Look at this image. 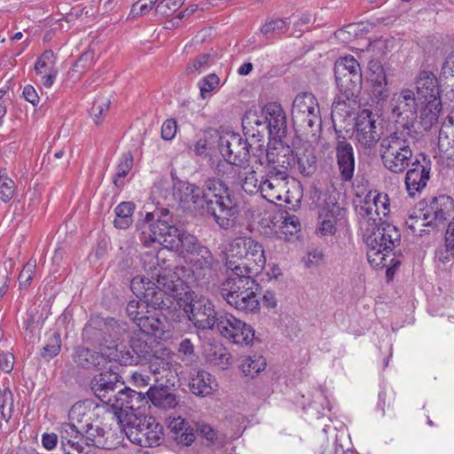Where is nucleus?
<instances>
[{"label":"nucleus","mask_w":454,"mask_h":454,"mask_svg":"<svg viewBox=\"0 0 454 454\" xmlns=\"http://www.w3.org/2000/svg\"><path fill=\"white\" fill-rule=\"evenodd\" d=\"M288 177V172L284 170H268L265 179L261 180L259 193L270 203L276 204L284 200L291 204L286 189Z\"/></svg>","instance_id":"18"},{"label":"nucleus","mask_w":454,"mask_h":454,"mask_svg":"<svg viewBox=\"0 0 454 454\" xmlns=\"http://www.w3.org/2000/svg\"><path fill=\"white\" fill-rule=\"evenodd\" d=\"M265 263L264 249L258 241L239 237L230 242L225 266L231 275L221 286V294L230 306L246 313L259 311V284L254 276L264 269Z\"/></svg>","instance_id":"1"},{"label":"nucleus","mask_w":454,"mask_h":454,"mask_svg":"<svg viewBox=\"0 0 454 454\" xmlns=\"http://www.w3.org/2000/svg\"><path fill=\"white\" fill-rule=\"evenodd\" d=\"M110 106V100L106 97H97L91 106L90 114L96 124L103 121L105 115L107 114Z\"/></svg>","instance_id":"49"},{"label":"nucleus","mask_w":454,"mask_h":454,"mask_svg":"<svg viewBox=\"0 0 454 454\" xmlns=\"http://www.w3.org/2000/svg\"><path fill=\"white\" fill-rule=\"evenodd\" d=\"M104 341L103 346L109 352V348L119 347L118 341L127 333V326L114 319H108L104 322Z\"/></svg>","instance_id":"36"},{"label":"nucleus","mask_w":454,"mask_h":454,"mask_svg":"<svg viewBox=\"0 0 454 454\" xmlns=\"http://www.w3.org/2000/svg\"><path fill=\"white\" fill-rule=\"evenodd\" d=\"M239 168L238 180L242 189L249 194L259 193L261 181L258 180L256 172L247 163Z\"/></svg>","instance_id":"38"},{"label":"nucleus","mask_w":454,"mask_h":454,"mask_svg":"<svg viewBox=\"0 0 454 454\" xmlns=\"http://www.w3.org/2000/svg\"><path fill=\"white\" fill-rule=\"evenodd\" d=\"M323 260V253L320 250L314 249L309 251L304 258V262L307 267H312L319 264Z\"/></svg>","instance_id":"63"},{"label":"nucleus","mask_w":454,"mask_h":454,"mask_svg":"<svg viewBox=\"0 0 454 454\" xmlns=\"http://www.w3.org/2000/svg\"><path fill=\"white\" fill-rule=\"evenodd\" d=\"M106 356L110 361H116L121 365H134L139 364L137 356L133 355L130 345L119 348V347L109 348V352Z\"/></svg>","instance_id":"42"},{"label":"nucleus","mask_w":454,"mask_h":454,"mask_svg":"<svg viewBox=\"0 0 454 454\" xmlns=\"http://www.w3.org/2000/svg\"><path fill=\"white\" fill-rule=\"evenodd\" d=\"M336 84L340 94L333 103L332 113L348 114L351 104L356 103L362 83V74L358 61L352 56L337 59L334 65Z\"/></svg>","instance_id":"6"},{"label":"nucleus","mask_w":454,"mask_h":454,"mask_svg":"<svg viewBox=\"0 0 454 454\" xmlns=\"http://www.w3.org/2000/svg\"><path fill=\"white\" fill-rule=\"evenodd\" d=\"M14 195V182L10 177L0 175V199L3 202H9Z\"/></svg>","instance_id":"54"},{"label":"nucleus","mask_w":454,"mask_h":454,"mask_svg":"<svg viewBox=\"0 0 454 454\" xmlns=\"http://www.w3.org/2000/svg\"><path fill=\"white\" fill-rule=\"evenodd\" d=\"M438 157L446 166H454V129L449 125L442 126L439 131Z\"/></svg>","instance_id":"30"},{"label":"nucleus","mask_w":454,"mask_h":454,"mask_svg":"<svg viewBox=\"0 0 454 454\" xmlns=\"http://www.w3.org/2000/svg\"><path fill=\"white\" fill-rule=\"evenodd\" d=\"M107 354L108 351L103 344H100V353L86 348H81L77 350L76 362L84 368L103 367L109 362L106 356Z\"/></svg>","instance_id":"31"},{"label":"nucleus","mask_w":454,"mask_h":454,"mask_svg":"<svg viewBox=\"0 0 454 454\" xmlns=\"http://www.w3.org/2000/svg\"><path fill=\"white\" fill-rule=\"evenodd\" d=\"M217 387L215 378L206 371H200L190 382L191 391L200 396L211 395Z\"/></svg>","instance_id":"35"},{"label":"nucleus","mask_w":454,"mask_h":454,"mask_svg":"<svg viewBox=\"0 0 454 454\" xmlns=\"http://www.w3.org/2000/svg\"><path fill=\"white\" fill-rule=\"evenodd\" d=\"M382 126L379 117L369 109L361 110L355 120L353 140L358 150H371L380 141Z\"/></svg>","instance_id":"15"},{"label":"nucleus","mask_w":454,"mask_h":454,"mask_svg":"<svg viewBox=\"0 0 454 454\" xmlns=\"http://www.w3.org/2000/svg\"><path fill=\"white\" fill-rule=\"evenodd\" d=\"M94 410L91 404L86 402H79L72 406L68 413L70 424H74L80 430H83L85 427L90 425V421L94 419Z\"/></svg>","instance_id":"32"},{"label":"nucleus","mask_w":454,"mask_h":454,"mask_svg":"<svg viewBox=\"0 0 454 454\" xmlns=\"http://www.w3.org/2000/svg\"><path fill=\"white\" fill-rule=\"evenodd\" d=\"M300 226V221L296 215H287L284 218V221L282 222L281 230L283 233L289 232L290 234H293L294 232H296Z\"/></svg>","instance_id":"59"},{"label":"nucleus","mask_w":454,"mask_h":454,"mask_svg":"<svg viewBox=\"0 0 454 454\" xmlns=\"http://www.w3.org/2000/svg\"><path fill=\"white\" fill-rule=\"evenodd\" d=\"M119 375L112 372H101L95 376L92 380L91 388L95 395L103 403L111 406L117 391Z\"/></svg>","instance_id":"25"},{"label":"nucleus","mask_w":454,"mask_h":454,"mask_svg":"<svg viewBox=\"0 0 454 454\" xmlns=\"http://www.w3.org/2000/svg\"><path fill=\"white\" fill-rule=\"evenodd\" d=\"M22 93L25 99L31 103L33 106H36L39 103V96L34 86L27 84L24 87Z\"/></svg>","instance_id":"64"},{"label":"nucleus","mask_w":454,"mask_h":454,"mask_svg":"<svg viewBox=\"0 0 454 454\" xmlns=\"http://www.w3.org/2000/svg\"><path fill=\"white\" fill-rule=\"evenodd\" d=\"M121 430L132 443L140 447H156L163 441V427L152 416L142 417Z\"/></svg>","instance_id":"14"},{"label":"nucleus","mask_w":454,"mask_h":454,"mask_svg":"<svg viewBox=\"0 0 454 454\" xmlns=\"http://www.w3.org/2000/svg\"><path fill=\"white\" fill-rule=\"evenodd\" d=\"M135 204L131 201L121 202L115 208L114 224L118 229H127L132 223Z\"/></svg>","instance_id":"40"},{"label":"nucleus","mask_w":454,"mask_h":454,"mask_svg":"<svg viewBox=\"0 0 454 454\" xmlns=\"http://www.w3.org/2000/svg\"><path fill=\"white\" fill-rule=\"evenodd\" d=\"M207 359L217 365L224 368L228 364L229 354L222 346H215L214 351L207 354Z\"/></svg>","instance_id":"55"},{"label":"nucleus","mask_w":454,"mask_h":454,"mask_svg":"<svg viewBox=\"0 0 454 454\" xmlns=\"http://www.w3.org/2000/svg\"><path fill=\"white\" fill-rule=\"evenodd\" d=\"M12 394L9 389H0V414L12 412Z\"/></svg>","instance_id":"58"},{"label":"nucleus","mask_w":454,"mask_h":454,"mask_svg":"<svg viewBox=\"0 0 454 454\" xmlns=\"http://www.w3.org/2000/svg\"><path fill=\"white\" fill-rule=\"evenodd\" d=\"M323 197L324 203L318 206L315 233L318 237L336 236L348 225L346 211L334 196L325 193Z\"/></svg>","instance_id":"12"},{"label":"nucleus","mask_w":454,"mask_h":454,"mask_svg":"<svg viewBox=\"0 0 454 454\" xmlns=\"http://www.w3.org/2000/svg\"><path fill=\"white\" fill-rule=\"evenodd\" d=\"M35 71L40 76V82L45 88H51L56 81L58 69L56 57L52 51H45L36 59Z\"/></svg>","instance_id":"29"},{"label":"nucleus","mask_w":454,"mask_h":454,"mask_svg":"<svg viewBox=\"0 0 454 454\" xmlns=\"http://www.w3.org/2000/svg\"><path fill=\"white\" fill-rule=\"evenodd\" d=\"M405 175V187L410 196H415L426 188L430 178L431 160L419 154L411 163Z\"/></svg>","instance_id":"21"},{"label":"nucleus","mask_w":454,"mask_h":454,"mask_svg":"<svg viewBox=\"0 0 454 454\" xmlns=\"http://www.w3.org/2000/svg\"><path fill=\"white\" fill-rule=\"evenodd\" d=\"M335 150L340 177L343 181H350L354 176L355 172V155L353 147L344 137H339L336 142Z\"/></svg>","instance_id":"26"},{"label":"nucleus","mask_w":454,"mask_h":454,"mask_svg":"<svg viewBox=\"0 0 454 454\" xmlns=\"http://www.w3.org/2000/svg\"><path fill=\"white\" fill-rule=\"evenodd\" d=\"M133 167V156L131 153H124L120 158L115 168L114 176V184L117 187H121L124 184V178L129 173Z\"/></svg>","instance_id":"47"},{"label":"nucleus","mask_w":454,"mask_h":454,"mask_svg":"<svg viewBox=\"0 0 454 454\" xmlns=\"http://www.w3.org/2000/svg\"><path fill=\"white\" fill-rule=\"evenodd\" d=\"M266 366V360L262 356H247L242 358L240 369L247 376L254 377L263 371Z\"/></svg>","instance_id":"43"},{"label":"nucleus","mask_w":454,"mask_h":454,"mask_svg":"<svg viewBox=\"0 0 454 454\" xmlns=\"http://www.w3.org/2000/svg\"><path fill=\"white\" fill-rule=\"evenodd\" d=\"M177 131V124L176 120L168 119L161 126V137L164 140H171L175 137Z\"/></svg>","instance_id":"57"},{"label":"nucleus","mask_w":454,"mask_h":454,"mask_svg":"<svg viewBox=\"0 0 454 454\" xmlns=\"http://www.w3.org/2000/svg\"><path fill=\"white\" fill-rule=\"evenodd\" d=\"M372 92L379 101L385 100L388 97L387 82L372 84Z\"/></svg>","instance_id":"62"},{"label":"nucleus","mask_w":454,"mask_h":454,"mask_svg":"<svg viewBox=\"0 0 454 454\" xmlns=\"http://www.w3.org/2000/svg\"><path fill=\"white\" fill-rule=\"evenodd\" d=\"M90 425L85 427L82 430L85 442L87 445H96L98 447L104 444L105 430L98 424L94 419L90 421Z\"/></svg>","instance_id":"48"},{"label":"nucleus","mask_w":454,"mask_h":454,"mask_svg":"<svg viewBox=\"0 0 454 454\" xmlns=\"http://www.w3.org/2000/svg\"><path fill=\"white\" fill-rule=\"evenodd\" d=\"M184 268L165 269L158 275L159 286L168 290L169 299L174 300V310L178 307V313L187 317L200 329H212L217 322L216 313L211 301L204 296H198L184 279Z\"/></svg>","instance_id":"3"},{"label":"nucleus","mask_w":454,"mask_h":454,"mask_svg":"<svg viewBox=\"0 0 454 454\" xmlns=\"http://www.w3.org/2000/svg\"><path fill=\"white\" fill-rule=\"evenodd\" d=\"M131 383L137 387H145L150 384L151 377L147 372H134L130 375Z\"/></svg>","instance_id":"60"},{"label":"nucleus","mask_w":454,"mask_h":454,"mask_svg":"<svg viewBox=\"0 0 454 454\" xmlns=\"http://www.w3.org/2000/svg\"><path fill=\"white\" fill-rule=\"evenodd\" d=\"M415 85L421 104L419 122L427 130L438 122L442 110L438 79L433 72L424 70L417 75Z\"/></svg>","instance_id":"8"},{"label":"nucleus","mask_w":454,"mask_h":454,"mask_svg":"<svg viewBox=\"0 0 454 454\" xmlns=\"http://www.w3.org/2000/svg\"><path fill=\"white\" fill-rule=\"evenodd\" d=\"M146 395L152 403L158 408L167 410L174 408L177 404L176 395L169 393L166 387L152 386L147 390Z\"/></svg>","instance_id":"37"},{"label":"nucleus","mask_w":454,"mask_h":454,"mask_svg":"<svg viewBox=\"0 0 454 454\" xmlns=\"http://www.w3.org/2000/svg\"><path fill=\"white\" fill-rule=\"evenodd\" d=\"M266 119L267 131L270 135H277L285 124V114L281 106L276 102H270L262 108Z\"/></svg>","instance_id":"33"},{"label":"nucleus","mask_w":454,"mask_h":454,"mask_svg":"<svg viewBox=\"0 0 454 454\" xmlns=\"http://www.w3.org/2000/svg\"><path fill=\"white\" fill-rule=\"evenodd\" d=\"M356 212L369 263L375 268L386 267L387 257L401 239L400 231L395 225L382 222L390 213L388 195L369 192L356 206Z\"/></svg>","instance_id":"2"},{"label":"nucleus","mask_w":454,"mask_h":454,"mask_svg":"<svg viewBox=\"0 0 454 454\" xmlns=\"http://www.w3.org/2000/svg\"><path fill=\"white\" fill-rule=\"evenodd\" d=\"M168 306H170V309H163L167 310L168 314L155 312L153 315L145 314L142 318H140V321H138L137 325L143 333L161 338V336L168 331V319L173 321L181 320V316L176 315V313H173L172 311V308L174 309V301H170L168 300Z\"/></svg>","instance_id":"23"},{"label":"nucleus","mask_w":454,"mask_h":454,"mask_svg":"<svg viewBox=\"0 0 454 454\" xmlns=\"http://www.w3.org/2000/svg\"><path fill=\"white\" fill-rule=\"evenodd\" d=\"M219 151L223 159L231 165L239 167L248 162L250 153L255 157L261 165L262 160L263 145L261 139L254 142L244 139L239 133L226 132L220 137Z\"/></svg>","instance_id":"9"},{"label":"nucleus","mask_w":454,"mask_h":454,"mask_svg":"<svg viewBox=\"0 0 454 454\" xmlns=\"http://www.w3.org/2000/svg\"><path fill=\"white\" fill-rule=\"evenodd\" d=\"M129 345L133 355L135 354V356H137L139 363L143 358L146 359L150 355L151 348L148 346L147 341L142 337H132Z\"/></svg>","instance_id":"52"},{"label":"nucleus","mask_w":454,"mask_h":454,"mask_svg":"<svg viewBox=\"0 0 454 454\" xmlns=\"http://www.w3.org/2000/svg\"><path fill=\"white\" fill-rule=\"evenodd\" d=\"M215 59L216 57L213 53L200 54L187 64L186 72L189 74L198 75L212 66Z\"/></svg>","instance_id":"44"},{"label":"nucleus","mask_w":454,"mask_h":454,"mask_svg":"<svg viewBox=\"0 0 454 454\" xmlns=\"http://www.w3.org/2000/svg\"><path fill=\"white\" fill-rule=\"evenodd\" d=\"M196 433L204 438L208 445L221 446L224 442V435L215 430L210 425L205 422H198L196 424Z\"/></svg>","instance_id":"45"},{"label":"nucleus","mask_w":454,"mask_h":454,"mask_svg":"<svg viewBox=\"0 0 454 454\" xmlns=\"http://www.w3.org/2000/svg\"><path fill=\"white\" fill-rule=\"evenodd\" d=\"M150 242H157L163 247L184 253V249H191L196 245V237L179 230L167 221L158 220L149 227Z\"/></svg>","instance_id":"13"},{"label":"nucleus","mask_w":454,"mask_h":454,"mask_svg":"<svg viewBox=\"0 0 454 454\" xmlns=\"http://www.w3.org/2000/svg\"><path fill=\"white\" fill-rule=\"evenodd\" d=\"M60 442L67 454L83 452L86 444L82 431L74 424L63 423L59 428Z\"/></svg>","instance_id":"28"},{"label":"nucleus","mask_w":454,"mask_h":454,"mask_svg":"<svg viewBox=\"0 0 454 454\" xmlns=\"http://www.w3.org/2000/svg\"><path fill=\"white\" fill-rule=\"evenodd\" d=\"M61 348L60 335L58 333H53L47 340V343L43 347L42 356L51 359L56 356Z\"/></svg>","instance_id":"51"},{"label":"nucleus","mask_w":454,"mask_h":454,"mask_svg":"<svg viewBox=\"0 0 454 454\" xmlns=\"http://www.w3.org/2000/svg\"><path fill=\"white\" fill-rule=\"evenodd\" d=\"M215 325L221 335L232 343L248 345L254 340L253 327L231 313L219 316Z\"/></svg>","instance_id":"17"},{"label":"nucleus","mask_w":454,"mask_h":454,"mask_svg":"<svg viewBox=\"0 0 454 454\" xmlns=\"http://www.w3.org/2000/svg\"><path fill=\"white\" fill-rule=\"evenodd\" d=\"M153 6V4L148 2V0H138L131 7V13L134 16L145 15L148 13Z\"/></svg>","instance_id":"61"},{"label":"nucleus","mask_w":454,"mask_h":454,"mask_svg":"<svg viewBox=\"0 0 454 454\" xmlns=\"http://www.w3.org/2000/svg\"><path fill=\"white\" fill-rule=\"evenodd\" d=\"M184 257H187L192 275L196 278H204L212 269L215 258L211 251L200 245L196 239V245L191 249H184Z\"/></svg>","instance_id":"24"},{"label":"nucleus","mask_w":454,"mask_h":454,"mask_svg":"<svg viewBox=\"0 0 454 454\" xmlns=\"http://www.w3.org/2000/svg\"><path fill=\"white\" fill-rule=\"evenodd\" d=\"M183 2L184 0H161L156 6V11L162 15L168 16L175 12Z\"/></svg>","instance_id":"56"},{"label":"nucleus","mask_w":454,"mask_h":454,"mask_svg":"<svg viewBox=\"0 0 454 454\" xmlns=\"http://www.w3.org/2000/svg\"><path fill=\"white\" fill-rule=\"evenodd\" d=\"M291 19H271L265 21L261 27V33L268 39L279 36L288 30Z\"/></svg>","instance_id":"41"},{"label":"nucleus","mask_w":454,"mask_h":454,"mask_svg":"<svg viewBox=\"0 0 454 454\" xmlns=\"http://www.w3.org/2000/svg\"><path fill=\"white\" fill-rule=\"evenodd\" d=\"M36 267L35 260H29L23 267L19 275V284L20 288H27L30 286L34 278V273Z\"/></svg>","instance_id":"53"},{"label":"nucleus","mask_w":454,"mask_h":454,"mask_svg":"<svg viewBox=\"0 0 454 454\" xmlns=\"http://www.w3.org/2000/svg\"><path fill=\"white\" fill-rule=\"evenodd\" d=\"M292 121L296 130L316 136L321 130V111L317 98L310 92L297 94L292 105Z\"/></svg>","instance_id":"10"},{"label":"nucleus","mask_w":454,"mask_h":454,"mask_svg":"<svg viewBox=\"0 0 454 454\" xmlns=\"http://www.w3.org/2000/svg\"><path fill=\"white\" fill-rule=\"evenodd\" d=\"M207 214L223 230H231L239 224L240 207L231 189L220 179L209 178L203 185Z\"/></svg>","instance_id":"4"},{"label":"nucleus","mask_w":454,"mask_h":454,"mask_svg":"<svg viewBox=\"0 0 454 454\" xmlns=\"http://www.w3.org/2000/svg\"><path fill=\"white\" fill-rule=\"evenodd\" d=\"M262 157L263 165L268 166V170L288 172L294 164V156L291 148L277 139L270 141L266 149L263 147Z\"/></svg>","instance_id":"22"},{"label":"nucleus","mask_w":454,"mask_h":454,"mask_svg":"<svg viewBox=\"0 0 454 454\" xmlns=\"http://www.w3.org/2000/svg\"><path fill=\"white\" fill-rule=\"evenodd\" d=\"M150 372L154 376V381L159 382L166 379L168 382V377L171 375V360L168 353L167 357L154 356L150 361Z\"/></svg>","instance_id":"39"},{"label":"nucleus","mask_w":454,"mask_h":454,"mask_svg":"<svg viewBox=\"0 0 454 454\" xmlns=\"http://www.w3.org/2000/svg\"><path fill=\"white\" fill-rule=\"evenodd\" d=\"M454 214V200L450 196L442 194L434 198L423 209V217L417 222L422 226L443 223Z\"/></svg>","instance_id":"19"},{"label":"nucleus","mask_w":454,"mask_h":454,"mask_svg":"<svg viewBox=\"0 0 454 454\" xmlns=\"http://www.w3.org/2000/svg\"><path fill=\"white\" fill-rule=\"evenodd\" d=\"M266 119L263 115L262 109L250 108L246 112L242 119V127L244 134L256 144V139L260 138L263 144L264 134L267 131Z\"/></svg>","instance_id":"27"},{"label":"nucleus","mask_w":454,"mask_h":454,"mask_svg":"<svg viewBox=\"0 0 454 454\" xmlns=\"http://www.w3.org/2000/svg\"><path fill=\"white\" fill-rule=\"evenodd\" d=\"M146 397L129 387L119 389L111 403L114 418L121 427H127L145 417Z\"/></svg>","instance_id":"11"},{"label":"nucleus","mask_w":454,"mask_h":454,"mask_svg":"<svg viewBox=\"0 0 454 454\" xmlns=\"http://www.w3.org/2000/svg\"><path fill=\"white\" fill-rule=\"evenodd\" d=\"M174 195L184 210L200 214L207 213L203 190L196 184L178 181L174 184Z\"/></svg>","instance_id":"20"},{"label":"nucleus","mask_w":454,"mask_h":454,"mask_svg":"<svg viewBox=\"0 0 454 454\" xmlns=\"http://www.w3.org/2000/svg\"><path fill=\"white\" fill-rule=\"evenodd\" d=\"M164 269L162 267L159 270L154 268L156 271L153 273V278L155 277V282L144 276L135 277L131 280L130 288L137 299L129 301L126 310L130 320L136 325H137L143 316L150 313V309H170L168 303L169 294L167 292L168 290L159 286L158 283V275Z\"/></svg>","instance_id":"5"},{"label":"nucleus","mask_w":454,"mask_h":454,"mask_svg":"<svg viewBox=\"0 0 454 454\" xmlns=\"http://www.w3.org/2000/svg\"><path fill=\"white\" fill-rule=\"evenodd\" d=\"M390 106L396 121L402 124V129H411L414 121L419 119L421 104L411 89H402L394 93Z\"/></svg>","instance_id":"16"},{"label":"nucleus","mask_w":454,"mask_h":454,"mask_svg":"<svg viewBox=\"0 0 454 454\" xmlns=\"http://www.w3.org/2000/svg\"><path fill=\"white\" fill-rule=\"evenodd\" d=\"M220 84V78L215 74H210L203 77L199 82L200 96L202 98H207L211 93L215 90Z\"/></svg>","instance_id":"50"},{"label":"nucleus","mask_w":454,"mask_h":454,"mask_svg":"<svg viewBox=\"0 0 454 454\" xmlns=\"http://www.w3.org/2000/svg\"><path fill=\"white\" fill-rule=\"evenodd\" d=\"M168 428L176 435V442L184 446H190L195 441L194 428L181 417L170 419Z\"/></svg>","instance_id":"34"},{"label":"nucleus","mask_w":454,"mask_h":454,"mask_svg":"<svg viewBox=\"0 0 454 454\" xmlns=\"http://www.w3.org/2000/svg\"><path fill=\"white\" fill-rule=\"evenodd\" d=\"M414 139L412 130L406 128L397 129L381 140L380 155L387 170L401 174L408 168L413 159L411 145Z\"/></svg>","instance_id":"7"},{"label":"nucleus","mask_w":454,"mask_h":454,"mask_svg":"<svg viewBox=\"0 0 454 454\" xmlns=\"http://www.w3.org/2000/svg\"><path fill=\"white\" fill-rule=\"evenodd\" d=\"M316 157L311 152H306L303 154H296L294 164L292 168H296L298 171L305 176L312 175L316 170Z\"/></svg>","instance_id":"46"}]
</instances>
